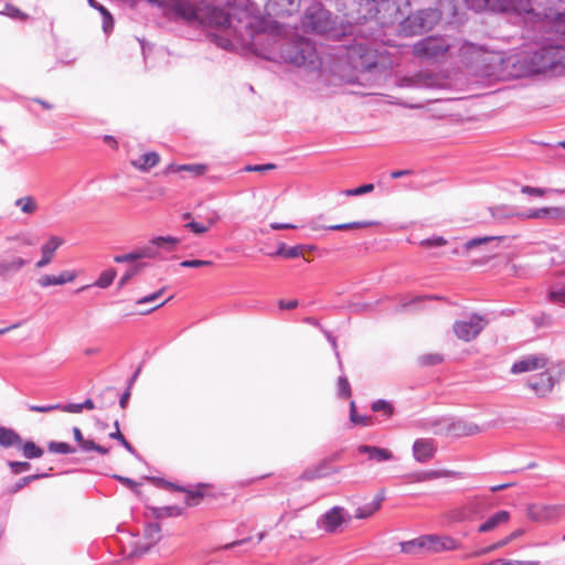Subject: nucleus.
Wrapping results in <instances>:
<instances>
[{
    "mask_svg": "<svg viewBox=\"0 0 565 565\" xmlns=\"http://www.w3.org/2000/svg\"><path fill=\"white\" fill-rule=\"evenodd\" d=\"M160 7L169 8L177 18L189 24H200L214 30L211 41L226 51H234L237 46H253L255 38L244 25L243 32L234 25L231 13L215 3L195 6L190 0H150ZM215 2V0H213Z\"/></svg>",
    "mask_w": 565,
    "mask_h": 565,
    "instance_id": "1",
    "label": "nucleus"
},
{
    "mask_svg": "<svg viewBox=\"0 0 565 565\" xmlns=\"http://www.w3.org/2000/svg\"><path fill=\"white\" fill-rule=\"evenodd\" d=\"M518 63L520 64V75H561L565 72V46L561 44L543 45L522 56Z\"/></svg>",
    "mask_w": 565,
    "mask_h": 565,
    "instance_id": "2",
    "label": "nucleus"
},
{
    "mask_svg": "<svg viewBox=\"0 0 565 565\" xmlns=\"http://www.w3.org/2000/svg\"><path fill=\"white\" fill-rule=\"evenodd\" d=\"M482 47L467 41L452 40L441 36H428L414 44V55L427 60H438L444 57L446 53L458 55L466 61L472 60L478 55Z\"/></svg>",
    "mask_w": 565,
    "mask_h": 565,
    "instance_id": "3",
    "label": "nucleus"
},
{
    "mask_svg": "<svg viewBox=\"0 0 565 565\" xmlns=\"http://www.w3.org/2000/svg\"><path fill=\"white\" fill-rule=\"evenodd\" d=\"M280 56L285 62L306 68L308 72H317L321 76L322 60L312 42L307 39L284 42L280 45Z\"/></svg>",
    "mask_w": 565,
    "mask_h": 565,
    "instance_id": "4",
    "label": "nucleus"
},
{
    "mask_svg": "<svg viewBox=\"0 0 565 565\" xmlns=\"http://www.w3.org/2000/svg\"><path fill=\"white\" fill-rule=\"evenodd\" d=\"M399 546L401 552L407 554L417 552H441L456 548L457 541L445 533H433L402 542Z\"/></svg>",
    "mask_w": 565,
    "mask_h": 565,
    "instance_id": "5",
    "label": "nucleus"
},
{
    "mask_svg": "<svg viewBox=\"0 0 565 565\" xmlns=\"http://www.w3.org/2000/svg\"><path fill=\"white\" fill-rule=\"evenodd\" d=\"M302 24L308 30L326 35H332L334 29L331 12L324 9L321 3H313L307 9Z\"/></svg>",
    "mask_w": 565,
    "mask_h": 565,
    "instance_id": "6",
    "label": "nucleus"
},
{
    "mask_svg": "<svg viewBox=\"0 0 565 565\" xmlns=\"http://www.w3.org/2000/svg\"><path fill=\"white\" fill-rule=\"evenodd\" d=\"M468 8L479 12L490 10L493 12H531L530 0H463Z\"/></svg>",
    "mask_w": 565,
    "mask_h": 565,
    "instance_id": "7",
    "label": "nucleus"
},
{
    "mask_svg": "<svg viewBox=\"0 0 565 565\" xmlns=\"http://www.w3.org/2000/svg\"><path fill=\"white\" fill-rule=\"evenodd\" d=\"M121 548L129 556H139L148 552L158 541L159 532H122Z\"/></svg>",
    "mask_w": 565,
    "mask_h": 565,
    "instance_id": "8",
    "label": "nucleus"
},
{
    "mask_svg": "<svg viewBox=\"0 0 565 565\" xmlns=\"http://www.w3.org/2000/svg\"><path fill=\"white\" fill-rule=\"evenodd\" d=\"M526 515L533 522L541 525H553L565 518L564 504L532 503L526 508Z\"/></svg>",
    "mask_w": 565,
    "mask_h": 565,
    "instance_id": "9",
    "label": "nucleus"
},
{
    "mask_svg": "<svg viewBox=\"0 0 565 565\" xmlns=\"http://www.w3.org/2000/svg\"><path fill=\"white\" fill-rule=\"evenodd\" d=\"M487 324L488 321L482 316L472 313L457 320L452 326V330L459 340L469 342L476 339Z\"/></svg>",
    "mask_w": 565,
    "mask_h": 565,
    "instance_id": "10",
    "label": "nucleus"
},
{
    "mask_svg": "<svg viewBox=\"0 0 565 565\" xmlns=\"http://www.w3.org/2000/svg\"><path fill=\"white\" fill-rule=\"evenodd\" d=\"M487 505V497L475 495L470 498L465 505L451 510L449 519L454 522H466L479 519Z\"/></svg>",
    "mask_w": 565,
    "mask_h": 565,
    "instance_id": "11",
    "label": "nucleus"
},
{
    "mask_svg": "<svg viewBox=\"0 0 565 565\" xmlns=\"http://www.w3.org/2000/svg\"><path fill=\"white\" fill-rule=\"evenodd\" d=\"M30 260L18 255L12 249L3 250L0 254V279L9 281L19 275L28 265Z\"/></svg>",
    "mask_w": 565,
    "mask_h": 565,
    "instance_id": "12",
    "label": "nucleus"
},
{
    "mask_svg": "<svg viewBox=\"0 0 565 565\" xmlns=\"http://www.w3.org/2000/svg\"><path fill=\"white\" fill-rule=\"evenodd\" d=\"M399 86L412 88H437L443 86V77L430 71H419L399 79Z\"/></svg>",
    "mask_w": 565,
    "mask_h": 565,
    "instance_id": "13",
    "label": "nucleus"
},
{
    "mask_svg": "<svg viewBox=\"0 0 565 565\" xmlns=\"http://www.w3.org/2000/svg\"><path fill=\"white\" fill-rule=\"evenodd\" d=\"M351 518L342 507H333L318 519L317 526L324 530H335L343 524H348Z\"/></svg>",
    "mask_w": 565,
    "mask_h": 565,
    "instance_id": "14",
    "label": "nucleus"
},
{
    "mask_svg": "<svg viewBox=\"0 0 565 565\" xmlns=\"http://www.w3.org/2000/svg\"><path fill=\"white\" fill-rule=\"evenodd\" d=\"M300 8V0H268L266 11L276 18L290 17L297 13Z\"/></svg>",
    "mask_w": 565,
    "mask_h": 565,
    "instance_id": "15",
    "label": "nucleus"
},
{
    "mask_svg": "<svg viewBox=\"0 0 565 565\" xmlns=\"http://www.w3.org/2000/svg\"><path fill=\"white\" fill-rule=\"evenodd\" d=\"M546 364L547 358L544 354H531L523 356L521 360L516 361L512 365L511 372L513 374L531 372L539 369H543L546 366Z\"/></svg>",
    "mask_w": 565,
    "mask_h": 565,
    "instance_id": "16",
    "label": "nucleus"
},
{
    "mask_svg": "<svg viewBox=\"0 0 565 565\" xmlns=\"http://www.w3.org/2000/svg\"><path fill=\"white\" fill-rule=\"evenodd\" d=\"M64 244V239L60 236L52 235L41 246V258L35 263V268L42 269L53 262L55 252Z\"/></svg>",
    "mask_w": 565,
    "mask_h": 565,
    "instance_id": "17",
    "label": "nucleus"
},
{
    "mask_svg": "<svg viewBox=\"0 0 565 565\" xmlns=\"http://www.w3.org/2000/svg\"><path fill=\"white\" fill-rule=\"evenodd\" d=\"M554 379L548 372H542L527 380V386L539 396L544 397L552 392Z\"/></svg>",
    "mask_w": 565,
    "mask_h": 565,
    "instance_id": "18",
    "label": "nucleus"
},
{
    "mask_svg": "<svg viewBox=\"0 0 565 565\" xmlns=\"http://www.w3.org/2000/svg\"><path fill=\"white\" fill-rule=\"evenodd\" d=\"M436 445L433 439L419 438L414 441L413 456L418 462H426L434 457Z\"/></svg>",
    "mask_w": 565,
    "mask_h": 565,
    "instance_id": "19",
    "label": "nucleus"
},
{
    "mask_svg": "<svg viewBox=\"0 0 565 565\" xmlns=\"http://www.w3.org/2000/svg\"><path fill=\"white\" fill-rule=\"evenodd\" d=\"M239 534L241 535H238L237 537L224 543V545H222L221 548L228 550L241 546L247 548L260 543L264 539V534L262 532L257 533V535L255 536L244 535L245 532H241Z\"/></svg>",
    "mask_w": 565,
    "mask_h": 565,
    "instance_id": "20",
    "label": "nucleus"
},
{
    "mask_svg": "<svg viewBox=\"0 0 565 565\" xmlns=\"http://www.w3.org/2000/svg\"><path fill=\"white\" fill-rule=\"evenodd\" d=\"M503 238H504L503 236L475 237V238H471L468 242H466L463 244L462 248H458V247L454 248L451 250V254L466 256L469 250H471L478 246L486 245V244H489V243L495 242V241H502Z\"/></svg>",
    "mask_w": 565,
    "mask_h": 565,
    "instance_id": "21",
    "label": "nucleus"
},
{
    "mask_svg": "<svg viewBox=\"0 0 565 565\" xmlns=\"http://www.w3.org/2000/svg\"><path fill=\"white\" fill-rule=\"evenodd\" d=\"M509 521L510 512L500 510L488 516V519L479 526L478 530H494L497 527H504L509 524Z\"/></svg>",
    "mask_w": 565,
    "mask_h": 565,
    "instance_id": "22",
    "label": "nucleus"
},
{
    "mask_svg": "<svg viewBox=\"0 0 565 565\" xmlns=\"http://www.w3.org/2000/svg\"><path fill=\"white\" fill-rule=\"evenodd\" d=\"M546 26L548 30L565 40V10L552 12L547 15Z\"/></svg>",
    "mask_w": 565,
    "mask_h": 565,
    "instance_id": "23",
    "label": "nucleus"
},
{
    "mask_svg": "<svg viewBox=\"0 0 565 565\" xmlns=\"http://www.w3.org/2000/svg\"><path fill=\"white\" fill-rule=\"evenodd\" d=\"M359 451L361 454H367L369 458L375 460L376 462L387 461L393 458V454L391 450L375 446L364 445L359 448Z\"/></svg>",
    "mask_w": 565,
    "mask_h": 565,
    "instance_id": "24",
    "label": "nucleus"
},
{
    "mask_svg": "<svg viewBox=\"0 0 565 565\" xmlns=\"http://www.w3.org/2000/svg\"><path fill=\"white\" fill-rule=\"evenodd\" d=\"M0 446L4 448H20L22 446V438L13 429L0 426Z\"/></svg>",
    "mask_w": 565,
    "mask_h": 565,
    "instance_id": "25",
    "label": "nucleus"
},
{
    "mask_svg": "<svg viewBox=\"0 0 565 565\" xmlns=\"http://www.w3.org/2000/svg\"><path fill=\"white\" fill-rule=\"evenodd\" d=\"M159 160L160 157L157 152H148L140 156L137 160H134L132 166L140 171L147 172L153 168L159 162Z\"/></svg>",
    "mask_w": 565,
    "mask_h": 565,
    "instance_id": "26",
    "label": "nucleus"
},
{
    "mask_svg": "<svg viewBox=\"0 0 565 565\" xmlns=\"http://www.w3.org/2000/svg\"><path fill=\"white\" fill-rule=\"evenodd\" d=\"M383 498L376 497L371 502L364 504L356 509L354 518L355 519H367L373 515L381 507Z\"/></svg>",
    "mask_w": 565,
    "mask_h": 565,
    "instance_id": "27",
    "label": "nucleus"
},
{
    "mask_svg": "<svg viewBox=\"0 0 565 565\" xmlns=\"http://www.w3.org/2000/svg\"><path fill=\"white\" fill-rule=\"evenodd\" d=\"M14 205L21 210L22 213L32 215L39 210V204L35 198L31 195L19 198L14 201Z\"/></svg>",
    "mask_w": 565,
    "mask_h": 565,
    "instance_id": "28",
    "label": "nucleus"
},
{
    "mask_svg": "<svg viewBox=\"0 0 565 565\" xmlns=\"http://www.w3.org/2000/svg\"><path fill=\"white\" fill-rule=\"evenodd\" d=\"M151 239L152 244L156 245L158 252L159 249L172 252L174 250L175 246L181 242L180 238L174 236H157Z\"/></svg>",
    "mask_w": 565,
    "mask_h": 565,
    "instance_id": "29",
    "label": "nucleus"
},
{
    "mask_svg": "<svg viewBox=\"0 0 565 565\" xmlns=\"http://www.w3.org/2000/svg\"><path fill=\"white\" fill-rule=\"evenodd\" d=\"M456 475H457V472L449 471V470H428V471H423V472L415 475L414 480L420 482V481H427V480H433V479H438V478L452 477Z\"/></svg>",
    "mask_w": 565,
    "mask_h": 565,
    "instance_id": "30",
    "label": "nucleus"
},
{
    "mask_svg": "<svg viewBox=\"0 0 565 565\" xmlns=\"http://www.w3.org/2000/svg\"><path fill=\"white\" fill-rule=\"evenodd\" d=\"M168 172H180V171H186L192 173L193 175H202L206 171V166L204 164H182V166H174L170 164L167 168Z\"/></svg>",
    "mask_w": 565,
    "mask_h": 565,
    "instance_id": "31",
    "label": "nucleus"
},
{
    "mask_svg": "<svg viewBox=\"0 0 565 565\" xmlns=\"http://www.w3.org/2000/svg\"><path fill=\"white\" fill-rule=\"evenodd\" d=\"M87 1L90 7L97 9L102 13L103 29L105 32H108V30L111 29L113 24H114L113 17L108 12V10L105 7H103L102 4H99L96 0H87Z\"/></svg>",
    "mask_w": 565,
    "mask_h": 565,
    "instance_id": "32",
    "label": "nucleus"
},
{
    "mask_svg": "<svg viewBox=\"0 0 565 565\" xmlns=\"http://www.w3.org/2000/svg\"><path fill=\"white\" fill-rule=\"evenodd\" d=\"M490 212L492 217L498 222H502L515 214L512 207L505 205L491 207Z\"/></svg>",
    "mask_w": 565,
    "mask_h": 565,
    "instance_id": "33",
    "label": "nucleus"
},
{
    "mask_svg": "<svg viewBox=\"0 0 565 565\" xmlns=\"http://www.w3.org/2000/svg\"><path fill=\"white\" fill-rule=\"evenodd\" d=\"M20 448L23 451V456L28 459L40 458L43 455L42 448L36 446L33 441L22 443Z\"/></svg>",
    "mask_w": 565,
    "mask_h": 565,
    "instance_id": "34",
    "label": "nucleus"
},
{
    "mask_svg": "<svg viewBox=\"0 0 565 565\" xmlns=\"http://www.w3.org/2000/svg\"><path fill=\"white\" fill-rule=\"evenodd\" d=\"M116 275L117 273L115 269H107L100 274L98 279L94 282V286L99 288H107L113 284Z\"/></svg>",
    "mask_w": 565,
    "mask_h": 565,
    "instance_id": "35",
    "label": "nucleus"
},
{
    "mask_svg": "<svg viewBox=\"0 0 565 565\" xmlns=\"http://www.w3.org/2000/svg\"><path fill=\"white\" fill-rule=\"evenodd\" d=\"M374 222H351V223H343V224H335L324 227L326 230L331 231H344L350 228H365L369 226H372Z\"/></svg>",
    "mask_w": 565,
    "mask_h": 565,
    "instance_id": "36",
    "label": "nucleus"
},
{
    "mask_svg": "<svg viewBox=\"0 0 565 565\" xmlns=\"http://www.w3.org/2000/svg\"><path fill=\"white\" fill-rule=\"evenodd\" d=\"M350 420L354 425H371V417L358 415L355 403L353 401L350 403Z\"/></svg>",
    "mask_w": 565,
    "mask_h": 565,
    "instance_id": "37",
    "label": "nucleus"
},
{
    "mask_svg": "<svg viewBox=\"0 0 565 565\" xmlns=\"http://www.w3.org/2000/svg\"><path fill=\"white\" fill-rule=\"evenodd\" d=\"M0 14H4L17 20H26L29 18L26 13L22 12L20 9L10 3L4 4V8L0 11Z\"/></svg>",
    "mask_w": 565,
    "mask_h": 565,
    "instance_id": "38",
    "label": "nucleus"
},
{
    "mask_svg": "<svg viewBox=\"0 0 565 565\" xmlns=\"http://www.w3.org/2000/svg\"><path fill=\"white\" fill-rule=\"evenodd\" d=\"M371 409L373 412H383L387 417H391L394 414L393 405L385 399H377L373 402Z\"/></svg>",
    "mask_w": 565,
    "mask_h": 565,
    "instance_id": "39",
    "label": "nucleus"
},
{
    "mask_svg": "<svg viewBox=\"0 0 565 565\" xmlns=\"http://www.w3.org/2000/svg\"><path fill=\"white\" fill-rule=\"evenodd\" d=\"M47 448L51 452L54 454H73L75 452V449L68 445L67 443L63 441H51L47 445Z\"/></svg>",
    "mask_w": 565,
    "mask_h": 565,
    "instance_id": "40",
    "label": "nucleus"
},
{
    "mask_svg": "<svg viewBox=\"0 0 565 565\" xmlns=\"http://www.w3.org/2000/svg\"><path fill=\"white\" fill-rule=\"evenodd\" d=\"M139 259L141 258H157L159 256V252L156 248V245L152 244V239L149 243L137 249Z\"/></svg>",
    "mask_w": 565,
    "mask_h": 565,
    "instance_id": "41",
    "label": "nucleus"
},
{
    "mask_svg": "<svg viewBox=\"0 0 565 565\" xmlns=\"http://www.w3.org/2000/svg\"><path fill=\"white\" fill-rule=\"evenodd\" d=\"M275 255L284 256L286 258H296L301 255V246L286 248L285 244H281Z\"/></svg>",
    "mask_w": 565,
    "mask_h": 565,
    "instance_id": "42",
    "label": "nucleus"
},
{
    "mask_svg": "<svg viewBox=\"0 0 565 565\" xmlns=\"http://www.w3.org/2000/svg\"><path fill=\"white\" fill-rule=\"evenodd\" d=\"M143 266V264H136L131 268H129L120 278L118 287H124L134 276L138 275L141 271Z\"/></svg>",
    "mask_w": 565,
    "mask_h": 565,
    "instance_id": "43",
    "label": "nucleus"
},
{
    "mask_svg": "<svg viewBox=\"0 0 565 565\" xmlns=\"http://www.w3.org/2000/svg\"><path fill=\"white\" fill-rule=\"evenodd\" d=\"M338 395L341 398H345L351 396V386L345 376H340L338 379Z\"/></svg>",
    "mask_w": 565,
    "mask_h": 565,
    "instance_id": "44",
    "label": "nucleus"
},
{
    "mask_svg": "<svg viewBox=\"0 0 565 565\" xmlns=\"http://www.w3.org/2000/svg\"><path fill=\"white\" fill-rule=\"evenodd\" d=\"M444 360L443 355L439 353H428L424 354L419 358V362L422 365H436L441 363Z\"/></svg>",
    "mask_w": 565,
    "mask_h": 565,
    "instance_id": "45",
    "label": "nucleus"
},
{
    "mask_svg": "<svg viewBox=\"0 0 565 565\" xmlns=\"http://www.w3.org/2000/svg\"><path fill=\"white\" fill-rule=\"evenodd\" d=\"M44 477H47V473H43V475H31V476H26V477H23L19 480V482L14 486V488L12 489V492H18L19 490H21L22 488H24L26 484H29L31 481H34V480H38L40 478H44Z\"/></svg>",
    "mask_w": 565,
    "mask_h": 565,
    "instance_id": "46",
    "label": "nucleus"
},
{
    "mask_svg": "<svg viewBox=\"0 0 565 565\" xmlns=\"http://www.w3.org/2000/svg\"><path fill=\"white\" fill-rule=\"evenodd\" d=\"M57 276L54 275H42L38 280V285L42 288H47L51 286H60Z\"/></svg>",
    "mask_w": 565,
    "mask_h": 565,
    "instance_id": "47",
    "label": "nucleus"
},
{
    "mask_svg": "<svg viewBox=\"0 0 565 565\" xmlns=\"http://www.w3.org/2000/svg\"><path fill=\"white\" fill-rule=\"evenodd\" d=\"M111 439L118 440L129 452L134 454L135 449L131 444L125 438V436L120 433V429H116L115 431L109 434Z\"/></svg>",
    "mask_w": 565,
    "mask_h": 565,
    "instance_id": "48",
    "label": "nucleus"
},
{
    "mask_svg": "<svg viewBox=\"0 0 565 565\" xmlns=\"http://www.w3.org/2000/svg\"><path fill=\"white\" fill-rule=\"evenodd\" d=\"M373 189H374V185L372 183H367V184H363V185H361L359 188H355V189L345 190L344 194L348 195V196H351V195H362V194L372 192Z\"/></svg>",
    "mask_w": 565,
    "mask_h": 565,
    "instance_id": "49",
    "label": "nucleus"
},
{
    "mask_svg": "<svg viewBox=\"0 0 565 565\" xmlns=\"http://www.w3.org/2000/svg\"><path fill=\"white\" fill-rule=\"evenodd\" d=\"M550 300L554 303L565 306V288H558L550 291Z\"/></svg>",
    "mask_w": 565,
    "mask_h": 565,
    "instance_id": "50",
    "label": "nucleus"
},
{
    "mask_svg": "<svg viewBox=\"0 0 565 565\" xmlns=\"http://www.w3.org/2000/svg\"><path fill=\"white\" fill-rule=\"evenodd\" d=\"M184 227L194 234H204L209 231V226L203 225L202 223L191 221L184 224Z\"/></svg>",
    "mask_w": 565,
    "mask_h": 565,
    "instance_id": "51",
    "label": "nucleus"
},
{
    "mask_svg": "<svg viewBox=\"0 0 565 565\" xmlns=\"http://www.w3.org/2000/svg\"><path fill=\"white\" fill-rule=\"evenodd\" d=\"M213 263L211 260H200V259H192V260H183L180 263V266L188 267V268H200L205 266H212Z\"/></svg>",
    "mask_w": 565,
    "mask_h": 565,
    "instance_id": "52",
    "label": "nucleus"
},
{
    "mask_svg": "<svg viewBox=\"0 0 565 565\" xmlns=\"http://www.w3.org/2000/svg\"><path fill=\"white\" fill-rule=\"evenodd\" d=\"M550 215L548 207H542L536 210H531L526 214H522L523 217L526 218H544Z\"/></svg>",
    "mask_w": 565,
    "mask_h": 565,
    "instance_id": "53",
    "label": "nucleus"
},
{
    "mask_svg": "<svg viewBox=\"0 0 565 565\" xmlns=\"http://www.w3.org/2000/svg\"><path fill=\"white\" fill-rule=\"evenodd\" d=\"M60 408H62L61 404H51V405H43V406L29 405V409L31 412H36V413H50L52 411L60 409Z\"/></svg>",
    "mask_w": 565,
    "mask_h": 565,
    "instance_id": "54",
    "label": "nucleus"
},
{
    "mask_svg": "<svg viewBox=\"0 0 565 565\" xmlns=\"http://www.w3.org/2000/svg\"><path fill=\"white\" fill-rule=\"evenodd\" d=\"M9 467L13 473H21L31 468V465L26 461H9Z\"/></svg>",
    "mask_w": 565,
    "mask_h": 565,
    "instance_id": "55",
    "label": "nucleus"
},
{
    "mask_svg": "<svg viewBox=\"0 0 565 565\" xmlns=\"http://www.w3.org/2000/svg\"><path fill=\"white\" fill-rule=\"evenodd\" d=\"M139 259L138 250H134L131 253L125 254V255H117L114 257V260L116 263H131Z\"/></svg>",
    "mask_w": 565,
    "mask_h": 565,
    "instance_id": "56",
    "label": "nucleus"
},
{
    "mask_svg": "<svg viewBox=\"0 0 565 565\" xmlns=\"http://www.w3.org/2000/svg\"><path fill=\"white\" fill-rule=\"evenodd\" d=\"M76 273L73 270H63L58 276L60 286L65 285L67 282H72L76 278Z\"/></svg>",
    "mask_w": 565,
    "mask_h": 565,
    "instance_id": "57",
    "label": "nucleus"
},
{
    "mask_svg": "<svg viewBox=\"0 0 565 565\" xmlns=\"http://www.w3.org/2000/svg\"><path fill=\"white\" fill-rule=\"evenodd\" d=\"M447 243V241L441 236H436L431 238H427L422 241V245L426 247H436V246H443Z\"/></svg>",
    "mask_w": 565,
    "mask_h": 565,
    "instance_id": "58",
    "label": "nucleus"
},
{
    "mask_svg": "<svg viewBox=\"0 0 565 565\" xmlns=\"http://www.w3.org/2000/svg\"><path fill=\"white\" fill-rule=\"evenodd\" d=\"M7 241H21L22 244L25 246L34 245V241L32 239V237L30 235L23 234V233L17 234L12 237H7Z\"/></svg>",
    "mask_w": 565,
    "mask_h": 565,
    "instance_id": "59",
    "label": "nucleus"
},
{
    "mask_svg": "<svg viewBox=\"0 0 565 565\" xmlns=\"http://www.w3.org/2000/svg\"><path fill=\"white\" fill-rule=\"evenodd\" d=\"M164 291V288L149 295V296H146V297H142L140 298L139 300H137V305H143V303H149V302H152L154 300H157L161 295L162 292Z\"/></svg>",
    "mask_w": 565,
    "mask_h": 565,
    "instance_id": "60",
    "label": "nucleus"
},
{
    "mask_svg": "<svg viewBox=\"0 0 565 565\" xmlns=\"http://www.w3.org/2000/svg\"><path fill=\"white\" fill-rule=\"evenodd\" d=\"M275 169V164L266 163V164H256V166H246V171H255V172H265L268 170Z\"/></svg>",
    "mask_w": 565,
    "mask_h": 565,
    "instance_id": "61",
    "label": "nucleus"
},
{
    "mask_svg": "<svg viewBox=\"0 0 565 565\" xmlns=\"http://www.w3.org/2000/svg\"><path fill=\"white\" fill-rule=\"evenodd\" d=\"M521 191H522V193L530 194V195H537V196H542L546 192V190H544V189L533 188V186H529V185H524Z\"/></svg>",
    "mask_w": 565,
    "mask_h": 565,
    "instance_id": "62",
    "label": "nucleus"
},
{
    "mask_svg": "<svg viewBox=\"0 0 565 565\" xmlns=\"http://www.w3.org/2000/svg\"><path fill=\"white\" fill-rule=\"evenodd\" d=\"M60 409L63 412H66V413H81L82 406H81V404L70 403L64 406L62 405V408H60Z\"/></svg>",
    "mask_w": 565,
    "mask_h": 565,
    "instance_id": "63",
    "label": "nucleus"
},
{
    "mask_svg": "<svg viewBox=\"0 0 565 565\" xmlns=\"http://www.w3.org/2000/svg\"><path fill=\"white\" fill-rule=\"evenodd\" d=\"M550 215L547 217L551 218H561L565 216V210L561 207H548Z\"/></svg>",
    "mask_w": 565,
    "mask_h": 565,
    "instance_id": "64",
    "label": "nucleus"
}]
</instances>
